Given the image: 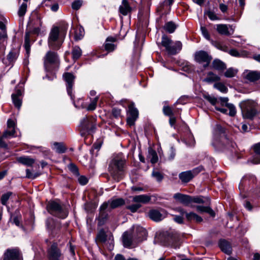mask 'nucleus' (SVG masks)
Here are the masks:
<instances>
[{
  "label": "nucleus",
  "mask_w": 260,
  "mask_h": 260,
  "mask_svg": "<svg viewBox=\"0 0 260 260\" xmlns=\"http://www.w3.org/2000/svg\"><path fill=\"white\" fill-rule=\"evenodd\" d=\"M125 163L126 158L121 153L112 156L109 164L108 171L114 180L119 181L121 179Z\"/></svg>",
  "instance_id": "f257e3e1"
},
{
  "label": "nucleus",
  "mask_w": 260,
  "mask_h": 260,
  "mask_svg": "<svg viewBox=\"0 0 260 260\" xmlns=\"http://www.w3.org/2000/svg\"><path fill=\"white\" fill-rule=\"evenodd\" d=\"M67 26H64L60 30L58 27H52L49 33L48 39V44L49 47L53 49H58L61 46L66 36Z\"/></svg>",
  "instance_id": "f03ea898"
},
{
  "label": "nucleus",
  "mask_w": 260,
  "mask_h": 260,
  "mask_svg": "<svg viewBox=\"0 0 260 260\" xmlns=\"http://www.w3.org/2000/svg\"><path fill=\"white\" fill-rule=\"evenodd\" d=\"M69 206L61 204L56 201H51L49 202L47 208L49 212L53 215L58 218L64 219L68 216Z\"/></svg>",
  "instance_id": "7ed1b4c3"
},
{
  "label": "nucleus",
  "mask_w": 260,
  "mask_h": 260,
  "mask_svg": "<svg viewBox=\"0 0 260 260\" xmlns=\"http://www.w3.org/2000/svg\"><path fill=\"white\" fill-rule=\"evenodd\" d=\"M244 118L252 119L257 114V104L252 100H247L240 104Z\"/></svg>",
  "instance_id": "20e7f679"
},
{
  "label": "nucleus",
  "mask_w": 260,
  "mask_h": 260,
  "mask_svg": "<svg viewBox=\"0 0 260 260\" xmlns=\"http://www.w3.org/2000/svg\"><path fill=\"white\" fill-rule=\"evenodd\" d=\"M59 59L57 53L49 51L44 57V66L47 72H51L55 68H58Z\"/></svg>",
  "instance_id": "39448f33"
},
{
  "label": "nucleus",
  "mask_w": 260,
  "mask_h": 260,
  "mask_svg": "<svg viewBox=\"0 0 260 260\" xmlns=\"http://www.w3.org/2000/svg\"><path fill=\"white\" fill-rule=\"evenodd\" d=\"M160 240L164 245L174 249L179 248L181 244L178 235L172 232L163 233L160 235Z\"/></svg>",
  "instance_id": "423d86ee"
},
{
  "label": "nucleus",
  "mask_w": 260,
  "mask_h": 260,
  "mask_svg": "<svg viewBox=\"0 0 260 260\" xmlns=\"http://www.w3.org/2000/svg\"><path fill=\"white\" fill-rule=\"evenodd\" d=\"M161 45L164 47L168 53L170 55H175L182 49V45L181 42L176 41L173 44L172 40L166 35H163L161 39Z\"/></svg>",
  "instance_id": "0eeeda50"
},
{
  "label": "nucleus",
  "mask_w": 260,
  "mask_h": 260,
  "mask_svg": "<svg viewBox=\"0 0 260 260\" xmlns=\"http://www.w3.org/2000/svg\"><path fill=\"white\" fill-rule=\"evenodd\" d=\"M79 128L82 136L92 134L96 129L94 119L91 117L83 118L80 121Z\"/></svg>",
  "instance_id": "6e6552de"
},
{
  "label": "nucleus",
  "mask_w": 260,
  "mask_h": 260,
  "mask_svg": "<svg viewBox=\"0 0 260 260\" xmlns=\"http://www.w3.org/2000/svg\"><path fill=\"white\" fill-rule=\"evenodd\" d=\"M46 228L52 237H55L61 232V225L60 221L52 218H48L45 221Z\"/></svg>",
  "instance_id": "1a4fd4ad"
},
{
  "label": "nucleus",
  "mask_w": 260,
  "mask_h": 260,
  "mask_svg": "<svg viewBox=\"0 0 260 260\" xmlns=\"http://www.w3.org/2000/svg\"><path fill=\"white\" fill-rule=\"evenodd\" d=\"M150 197L151 196H135L133 201L136 203L128 206L127 208L130 210L132 212H135L141 207V204L154 203L155 200L152 201Z\"/></svg>",
  "instance_id": "9d476101"
},
{
  "label": "nucleus",
  "mask_w": 260,
  "mask_h": 260,
  "mask_svg": "<svg viewBox=\"0 0 260 260\" xmlns=\"http://www.w3.org/2000/svg\"><path fill=\"white\" fill-rule=\"evenodd\" d=\"M194 60L198 63L203 65L204 68L207 67L212 57L206 51L200 50L196 52L194 55Z\"/></svg>",
  "instance_id": "9b49d317"
},
{
  "label": "nucleus",
  "mask_w": 260,
  "mask_h": 260,
  "mask_svg": "<svg viewBox=\"0 0 260 260\" xmlns=\"http://www.w3.org/2000/svg\"><path fill=\"white\" fill-rule=\"evenodd\" d=\"M176 200L186 206L193 207L195 204L203 203V200L199 197L192 198V196H174Z\"/></svg>",
  "instance_id": "f8f14e48"
},
{
  "label": "nucleus",
  "mask_w": 260,
  "mask_h": 260,
  "mask_svg": "<svg viewBox=\"0 0 260 260\" xmlns=\"http://www.w3.org/2000/svg\"><path fill=\"white\" fill-rule=\"evenodd\" d=\"M203 169V167L200 166L193 169L192 170L183 172L179 174V178L183 183H187Z\"/></svg>",
  "instance_id": "ddd939ff"
},
{
  "label": "nucleus",
  "mask_w": 260,
  "mask_h": 260,
  "mask_svg": "<svg viewBox=\"0 0 260 260\" xmlns=\"http://www.w3.org/2000/svg\"><path fill=\"white\" fill-rule=\"evenodd\" d=\"M3 260H23L22 254L18 248L8 249L5 252Z\"/></svg>",
  "instance_id": "4468645a"
},
{
  "label": "nucleus",
  "mask_w": 260,
  "mask_h": 260,
  "mask_svg": "<svg viewBox=\"0 0 260 260\" xmlns=\"http://www.w3.org/2000/svg\"><path fill=\"white\" fill-rule=\"evenodd\" d=\"M124 203L125 201L122 198L115 199L104 203L100 207L101 216H102L103 212L108 207L114 209L124 205Z\"/></svg>",
  "instance_id": "2eb2a0df"
},
{
  "label": "nucleus",
  "mask_w": 260,
  "mask_h": 260,
  "mask_svg": "<svg viewBox=\"0 0 260 260\" xmlns=\"http://www.w3.org/2000/svg\"><path fill=\"white\" fill-rule=\"evenodd\" d=\"M23 90V84L20 83L16 87L15 92L12 94L13 103L15 106L18 109H20L22 104V99L21 96Z\"/></svg>",
  "instance_id": "dca6fc26"
},
{
  "label": "nucleus",
  "mask_w": 260,
  "mask_h": 260,
  "mask_svg": "<svg viewBox=\"0 0 260 260\" xmlns=\"http://www.w3.org/2000/svg\"><path fill=\"white\" fill-rule=\"evenodd\" d=\"M48 256L49 260H61L63 256L57 243H53L48 250Z\"/></svg>",
  "instance_id": "f3484780"
},
{
  "label": "nucleus",
  "mask_w": 260,
  "mask_h": 260,
  "mask_svg": "<svg viewBox=\"0 0 260 260\" xmlns=\"http://www.w3.org/2000/svg\"><path fill=\"white\" fill-rule=\"evenodd\" d=\"M139 112L134 107V104L132 103L128 106V110L127 117V123L130 126L135 124V121L138 117Z\"/></svg>",
  "instance_id": "a211bd4d"
},
{
  "label": "nucleus",
  "mask_w": 260,
  "mask_h": 260,
  "mask_svg": "<svg viewBox=\"0 0 260 260\" xmlns=\"http://www.w3.org/2000/svg\"><path fill=\"white\" fill-rule=\"evenodd\" d=\"M64 80L67 83V89L68 94L71 96V99H73L72 94V87L74 84L75 77L73 74L71 73H66L63 75Z\"/></svg>",
  "instance_id": "6ab92c4d"
},
{
  "label": "nucleus",
  "mask_w": 260,
  "mask_h": 260,
  "mask_svg": "<svg viewBox=\"0 0 260 260\" xmlns=\"http://www.w3.org/2000/svg\"><path fill=\"white\" fill-rule=\"evenodd\" d=\"M244 74L245 78L250 82H254L260 79V71L246 70Z\"/></svg>",
  "instance_id": "aec40b11"
},
{
  "label": "nucleus",
  "mask_w": 260,
  "mask_h": 260,
  "mask_svg": "<svg viewBox=\"0 0 260 260\" xmlns=\"http://www.w3.org/2000/svg\"><path fill=\"white\" fill-rule=\"evenodd\" d=\"M28 25L29 26L42 25L41 17L37 12H34L31 14L28 22Z\"/></svg>",
  "instance_id": "412c9836"
},
{
  "label": "nucleus",
  "mask_w": 260,
  "mask_h": 260,
  "mask_svg": "<svg viewBox=\"0 0 260 260\" xmlns=\"http://www.w3.org/2000/svg\"><path fill=\"white\" fill-rule=\"evenodd\" d=\"M18 162L27 167H31L35 162V159L27 156H23L17 158Z\"/></svg>",
  "instance_id": "4be33fe9"
},
{
  "label": "nucleus",
  "mask_w": 260,
  "mask_h": 260,
  "mask_svg": "<svg viewBox=\"0 0 260 260\" xmlns=\"http://www.w3.org/2000/svg\"><path fill=\"white\" fill-rule=\"evenodd\" d=\"M119 11L124 16L127 15L131 12L132 8L130 7L127 1L122 0L121 5L119 8Z\"/></svg>",
  "instance_id": "5701e85b"
},
{
  "label": "nucleus",
  "mask_w": 260,
  "mask_h": 260,
  "mask_svg": "<svg viewBox=\"0 0 260 260\" xmlns=\"http://www.w3.org/2000/svg\"><path fill=\"white\" fill-rule=\"evenodd\" d=\"M148 215L151 219L156 222L159 221L165 218V216L157 210H150Z\"/></svg>",
  "instance_id": "b1692460"
},
{
  "label": "nucleus",
  "mask_w": 260,
  "mask_h": 260,
  "mask_svg": "<svg viewBox=\"0 0 260 260\" xmlns=\"http://www.w3.org/2000/svg\"><path fill=\"white\" fill-rule=\"evenodd\" d=\"M219 246L225 253L230 254L232 252V247L230 243L225 240H221L219 242Z\"/></svg>",
  "instance_id": "393cba45"
},
{
  "label": "nucleus",
  "mask_w": 260,
  "mask_h": 260,
  "mask_svg": "<svg viewBox=\"0 0 260 260\" xmlns=\"http://www.w3.org/2000/svg\"><path fill=\"white\" fill-rule=\"evenodd\" d=\"M232 26L227 24H217L216 25V29L217 32L222 35L229 36L230 33L229 32V27H231Z\"/></svg>",
  "instance_id": "a878e982"
},
{
  "label": "nucleus",
  "mask_w": 260,
  "mask_h": 260,
  "mask_svg": "<svg viewBox=\"0 0 260 260\" xmlns=\"http://www.w3.org/2000/svg\"><path fill=\"white\" fill-rule=\"evenodd\" d=\"M116 41V39L113 37H108L106 40L105 43V50L110 52L112 51L115 49V46L113 43Z\"/></svg>",
  "instance_id": "bb28decb"
},
{
  "label": "nucleus",
  "mask_w": 260,
  "mask_h": 260,
  "mask_svg": "<svg viewBox=\"0 0 260 260\" xmlns=\"http://www.w3.org/2000/svg\"><path fill=\"white\" fill-rule=\"evenodd\" d=\"M212 67L215 70L220 72L223 71L226 67V64L218 59H215L213 61Z\"/></svg>",
  "instance_id": "cd10ccee"
},
{
  "label": "nucleus",
  "mask_w": 260,
  "mask_h": 260,
  "mask_svg": "<svg viewBox=\"0 0 260 260\" xmlns=\"http://www.w3.org/2000/svg\"><path fill=\"white\" fill-rule=\"evenodd\" d=\"M136 233L137 234V238L139 241H142L145 239L146 236V231L143 227L137 225L135 228Z\"/></svg>",
  "instance_id": "c85d7f7f"
},
{
  "label": "nucleus",
  "mask_w": 260,
  "mask_h": 260,
  "mask_svg": "<svg viewBox=\"0 0 260 260\" xmlns=\"http://www.w3.org/2000/svg\"><path fill=\"white\" fill-rule=\"evenodd\" d=\"M19 54V52L18 50L13 49L11 50L7 55V58L10 64H13L16 61L18 57Z\"/></svg>",
  "instance_id": "c756f323"
},
{
  "label": "nucleus",
  "mask_w": 260,
  "mask_h": 260,
  "mask_svg": "<svg viewBox=\"0 0 260 260\" xmlns=\"http://www.w3.org/2000/svg\"><path fill=\"white\" fill-rule=\"evenodd\" d=\"M220 79V78L218 75L212 72H210L207 74L206 78L204 79V81L208 83H212L218 81Z\"/></svg>",
  "instance_id": "7c9ffc66"
},
{
  "label": "nucleus",
  "mask_w": 260,
  "mask_h": 260,
  "mask_svg": "<svg viewBox=\"0 0 260 260\" xmlns=\"http://www.w3.org/2000/svg\"><path fill=\"white\" fill-rule=\"evenodd\" d=\"M222 143L224 147L231 151H232V149H234L236 146V144L226 137L222 138Z\"/></svg>",
  "instance_id": "2f4dec72"
},
{
  "label": "nucleus",
  "mask_w": 260,
  "mask_h": 260,
  "mask_svg": "<svg viewBox=\"0 0 260 260\" xmlns=\"http://www.w3.org/2000/svg\"><path fill=\"white\" fill-rule=\"evenodd\" d=\"M177 26L173 21H169L165 23L163 28L168 32L172 34L174 32Z\"/></svg>",
  "instance_id": "473e14b6"
},
{
  "label": "nucleus",
  "mask_w": 260,
  "mask_h": 260,
  "mask_svg": "<svg viewBox=\"0 0 260 260\" xmlns=\"http://www.w3.org/2000/svg\"><path fill=\"white\" fill-rule=\"evenodd\" d=\"M122 238L124 246L125 247H130L132 243V240L131 236L128 234V232H125L123 233Z\"/></svg>",
  "instance_id": "72a5a7b5"
},
{
  "label": "nucleus",
  "mask_w": 260,
  "mask_h": 260,
  "mask_svg": "<svg viewBox=\"0 0 260 260\" xmlns=\"http://www.w3.org/2000/svg\"><path fill=\"white\" fill-rule=\"evenodd\" d=\"M82 53V50L79 46L73 47L72 51L73 59L75 61L81 57Z\"/></svg>",
  "instance_id": "f704fd0d"
},
{
  "label": "nucleus",
  "mask_w": 260,
  "mask_h": 260,
  "mask_svg": "<svg viewBox=\"0 0 260 260\" xmlns=\"http://www.w3.org/2000/svg\"><path fill=\"white\" fill-rule=\"evenodd\" d=\"M24 46L26 50V53L28 54L30 50V32H26L25 35Z\"/></svg>",
  "instance_id": "c9c22d12"
},
{
  "label": "nucleus",
  "mask_w": 260,
  "mask_h": 260,
  "mask_svg": "<svg viewBox=\"0 0 260 260\" xmlns=\"http://www.w3.org/2000/svg\"><path fill=\"white\" fill-rule=\"evenodd\" d=\"M197 209L198 211L201 212H207L210 214L212 216H215V213L214 211L209 207L197 206Z\"/></svg>",
  "instance_id": "e433bc0d"
},
{
  "label": "nucleus",
  "mask_w": 260,
  "mask_h": 260,
  "mask_svg": "<svg viewBox=\"0 0 260 260\" xmlns=\"http://www.w3.org/2000/svg\"><path fill=\"white\" fill-rule=\"evenodd\" d=\"M229 53L231 55L235 57H245L247 56L248 54V52L245 51H242L241 53H240L235 49L230 50L229 51Z\"/></svg>",
  "instance_id": "4c0bfd02"
},
{
  "label": "nucleus",
  "mask_w": 260,
  "mask_h": 260,
  "mask_svg": "<svg viewBox=\"0 0 260 260\" xmlns=\"http://www.w3.org/2000/svg\"><path fill=\"white\" fill-rule=\"evenodd\" d=\"M162 112L165 115L169 117L174 116L175 113L172 108L167 105L163 107Z\"/></svg>",
  "instance_id": "58836bf2"
},
{
  "label": "nucleus",
  "mask_w": 260,
  "mask_h": 260,
  "mask_svg": "<svg viewBox=\"0 0 260 260\" xmlns=\"http://www.w3.org/2000/svg\"><path fill=\"white\" fill-rule=\"evenodd\" d=\"M149 156L152 164L156 163L158 160V156L156 151L152 149H149Z\"/></svg>",
  "instance_id": "ea45409f"
},
{
  "label": "nucleus",
  "mask_w": 260,
  "mask_h": 260,
  "mask_svg": "<svg viewBox=\"0 0 260 260\" xmlns=\"http://www.w3.org/2000/svg\"><path fill=\"white\" fill-rule=\"evenodd\" d=\"M53 149L58 153H64L66 151V148L62 144L55 142L53 144Z\"/></svg>",
  "instance_id": "a19ab883"
},
{
  "label": "nucleus",
  "mask_w": 260,
  "mask_h": 260,
  "mask_svg": "<svg viewBox=\"0 0 260 260\" xmlns=\"http://www.w3.org/2000/svg\"><path fill=\"white\" fill-rule=\"evenodd\" d=\"M99 100V96H96L91 100L90 103L87 107L86 109L88 111H93L95 109L97 105V103Z\"/></svg>",
  "instance_id": "79ce46f5"
},
{
  "label": "nucleus",
  "mask_w": 260,
  "mask_h": 260,
  "mask_svg": "<svg viewBox=\"0 0 260 260\" xmlns=\"http://www.w3.org/2000/svg\"><path fill=\"white\" fill-rule=\"evenodd\" d=\"M214 87L223 93H226L228 90V88L221 82L215 83L214 84Z\"/></svg>",
  "instance_id": "37998d69"
},
{
  "label": "nucleus",
  "mask_w": 260,
  "mask_h": 260,
  "mask_svg": "<svg viewBox=\"0 0 260 260\" xmlns=\"http://www.w3.org/2000/svg\"><path fill=\"white\" fill-rule=\"evenodd\" d=\"M237 73V70L233 68L228 69L224 73L225 77L227 78H232L234 77Z\"/></svg>",
  "instance_id": "c03bdc74"
},
{
  "label": "nucleus",
  "mask_w": 260,
  "mask_h": 260,
  "mask_svg": "<svg viewBox=\"0 0 260 260\" xmlns=\"http://www.w3.org/2000/svg\"><path fill=\"white\" fill-rule=\"evenodd\" d=\"M225 106L229 109V115L231 116H234L236 114V109L235 106L231 103H226Z\"/></svg>",
  "instance_id": "a18cd8bd"
},
{
  "label": "nucleus",
  "mask_w": 260,
  "mask_h": 260,
  "mask_svg": "<svg viewBox=\"0 0 260 260\" xmlns=\"http://www.w3.org/2000/svg\"><path fill=\"white\" fill-rule=\"evenodd\" d=\"M69 170L76 176H79V172L77 167L73 164H70L68 166Z\"/></svg>",
  "instance_id": "49530a36"
},
{
  "label": "nucleus",
  "mask_w": 260,
  "mask_h": 260,
  "mask_svg": "<svg viewBox=\"0 0 260 260\" xmlns=\"http://www.w3.org/2000/svg\"><path fill=\"white\" fill-rule=\"evenodd\" d=\"M15 134V129H9V130L6 131L3 136L2 138H8L12 137H14Z\"/></svg>",
  "instance_id": "de8ad7c7"
},
{
  "label": "nucleus",
  "mask_w": 260,
  "mask_h": 260,
  "mask_svg": "<svg viewBox=\"0 0 260 260\" xmlns=\"http://www.w3.org/2000/svg\"><path fill=\"white\" fill-rule=\"evenodd\" d=\"M152 176L158 182L161 181L164 178L163 175L159 172L155 170L152 173Z\"/></svg>",
  "instance_id": "09e8293b"
},
{
  "label": "nucleus",
  "mask_w": 260,
  "mask_h": 260,
  "mask_svg": "<svg viewBox=\"0 0 260 260\" xmlns=\"http://www.w3.org/2000/svg\"><path fill=\"white\" fill-rule=\"evenodd\" d=\"M27 8V5L25 3H23L20 7L18 14L19 16L21 17L25 15Z\"/></svg>",
  "instance_id": "8fccbe9b"
},
{
  "label": "nucleus",
  "mask_w": 260,
  "mask_h": 260,
  "mask_svg": "<svg viewBox=\"0 0 260 260\" xmlns=\"http://www.w3.org/2000/svg\"><path fill=\"white\" fill-rule=\"evenodd\" d=\"M12 218L13 223H14L16 226L18 227L21 226V217L20 215H14Z\"/></svg>",
  "instance_id": "3c124183"
},
{
  "label": "nucleus",
  "mask_w": 260,
  "mask_h": 260,
  "mask_svg": "<svg viewBox=\"0 0 260 260\" xmlns=\"http://www.w3.org/2000/svg\"><path fill=\"white\" fill-rule=\"evenodd\" d=\"M201 30L202 32V34L204 36V37L207 40L210 41V35L208 32L207 29L205 26H201Z\"/></svg>",
  "instance_id": "603ef678"
},
{
  "label": "nucleus",
  "mask_w": 260,
  "mask_h": 260,
  "mask_svg": "<svg viewBox=\"0 0 260 260\" xmlns=\"http://www.w3.org/2000/svg\"><path fill=\"white\" fill-rule=\"evenodd\" d=\"M248 162H251L253 164H260V155L255 154L253 155L252 158L248 160Z\"/></svg>",
  "instance_id": "864d4df0"
},
{
  "label": "nucleus",
  "mask_w": 260,
  "mask_h": 260,
  "mask_svg": "<svg viewBox=\"0 0 260 260\" xmlns=\"http://www.w3.org/2000/svg\"><path fill=\"white\" fill-rule=\"evenodd\" d=\"M40 173L32 174L29 169L26 170V177L29 179H34L40 175Z\"/></svg>",
  "instance_id": "5fc2aeb1"
},
{
  "label": "nucleus",
  "mask_w": 260,
  "mask_h": 260,
  "mask_svg": "<svg viewBox=\"0 0 260 260\" xmlns=\"http://www.w3.org/2000/svg\"><path fill=\"white\" fill-rule=\"evenodd\" d=\"M82 5V1L80 0L75 1H74L72 5V7L73 9L77 10H78Z\"/></svg>",
  "instance_id": "6e6d98bb"
},
{
  "label": "nucleus",
  "mask_w": 260,
  "mask_h": 260,
  "mask_svg": "<svg viewBox=\"0 0 260 260\" xmlns=\"http://www.w3.org/2000/svg\"><path fill=\"white\" fill-rule=\"evenodd\" d=\"M209 18L211 20H216L219 19L216 14L212 11H209L206 13Z\"/></svg>",
  "instance_id": "4d7b16f0"
},
{
  "label": "nucleus",
  "mask_w": 260,
  "mask_h": 260,
  "mask_svg": "<svg viewBox=\"0 0 260 260\" xmlns=\"http://www.w3.org/2000/svg\"><path fill=\"white\" fill-rule=\"evenodd\" d=\"M97 238L99 239V240L102 242H105L107 240V236L105 233L103 232H100L98 235Z\"/></svg>",
  "instance_id": "13d9d810"
},
{
  "label": "nucleus",
  "mask_w": 260,
  "mask_h": 260,
  "mask_svg": "<svg viewBox=\"0 0 260 260\" xmlns=\"http://www.w3.org/2000/svg\"><path fill=\"white\" fill-rule=\"evenodd\" d=\"M79 183L82 185H84L88 182V179L84 176H81L78 179Z\"/></svg>",
  "instance_id": "bf43d9fd"
},
{
  "label": "nucleus",
  "mask_w": 260,
  "mask_h": 260,
  "mask_svg": "<svg viewBox=\"0 0 260 260\" xmlns=\"http://www.w3.org/2000/svg\"><path fill=\"white\" fill-rule=\"evenodd\" d=\"M112 114L116 117H119L121 115V110L118 108H114L112 109Z\"/></svg>",
  "instance_id": "052dcab7"
},
{
  "label": "nucleus",
  "mask_w": 260,
  "mask_h": 260,
  "mask_svg": "<svg viewBox=\"0 0 260 260\" xmlns=\"http://www.w3.org/2000/svg\"><path fill=\"white\" fill-rule=\"evenodd\" d=\"M16 123L13 120L9 119L7 121V126L9 129H15Z\"/></svg>",
  "instance_id": "680f3d73"
},
{
  "label": "nucleus",
  "mask_w": 260,
  "mask_h": 260,
  "mask_svg": "<svg viewBox=\"0 0 260 260\" xmlns=\"http://www.w3.org/2000/svg\"><path fill=\"white\" fill-rule=\"evenodd\" d=\"M205 99L213 105H215L217 102V100L216 98L210 95L206 96Z\"/></svg>",
  "instance_id": "e2e57ef3"
},
{
  "label": "nucleus",
  "mask_w": 260,
  "mask_h": 260,
  "mask_svg": "<svg viewBox=\"0 0 260 260\" xmlns=\"http://www.w3.org/2000/svg\"><path fill=\"white\" fill-rule=\"evenodd\" d=\"M170 155L169 156V159L170 160H172L175 158L176 152H175V149L173 147H171L170 148Z\"/></svg>",
  "instance_id": "0e129e2a"
},
{
  "label": "nucleus",
  "mask_w": 260,
  "mask_h": 260,
  "mask_svg": "<svg viewBox=\"0 0 260 260\" xmlns=\"http://www.w3.org/2000/svg\"><path fill=\"white\" fill-rule=\"evenodd\" d=\"M215 46L218 49H220V50L224 51H226L228 50V48L226 46H223L219 43H217Z\"/></svg>",
  "instance_id": "69168bd1"
},
{
  "label": "nucleus",
  "mask_w": 260,
  "mask_h": 260,
  "mask_svg": "<svg viewBox=\"0 0 260 260\" xmlns=\"http://www.w3.org/2000/svg\"><path fill=\"white\" fill-rule=\"evenodd\" d=\"M170 117V119H169V123L170 124V125L172 126V127H173L174 126L175 123H176V117L174 116H171V117Z\"/></svg>",
  "instance_id": "338daca9"
},
{
  "label": "nucleus",
  "mask_w": 260,
  "mask_h": 260,
  "mask_svg": "<svg viewBox=\"0 0 260 260\" xmlns=\"http://www.w3.org/2000/svg\"><path fill=\"white\" fill-rule=\"evenodd\" d=\"M254 150L255 154L260 155V143L254 146Z\"/></svg>",
  "instance_id": "774afa93"
}]
</instances>
